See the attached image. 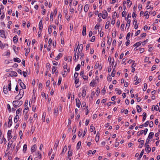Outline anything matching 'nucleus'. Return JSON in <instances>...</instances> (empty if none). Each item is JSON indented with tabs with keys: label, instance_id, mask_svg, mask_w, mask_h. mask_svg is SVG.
Returning a JSON list of instances; mask_svg holds the SVG:
<instances>
[{
	"label": "nucleus",
	"instance_id": "obj_40",
	"mask_svg": "<svg viewBox=\"0 0 160 160\" xmlns=\"http://www.w3.org/2000/svg\"><path fill=\"white\" fill-rule=\"evenodd\" d=\"M27 149V145L26 144H24L23 147V151L24 152H25Z\"/></svg>",
	"mask_w": 160,
	"mask_h": 160
},
{
	"label": "nucleus",
	"instance_id": "obj_9",
	"mask_svg": "<svg viewBox=\"0 0 160 160\" xmlns=\"http://www.w3.org/2000/svg\"><path fill=\"white\" fill-rule=\"evenodd\" d=\"M89 4H86L84 8V11L86 12H87L88 11L89 8Z\"/></svg>",
	"mask_w": 160,
	"mask_h": 160
},
{
	"label": "nucleus",
	"instance_id": "obj_30",
	"mask_svg": "<svg viewBox=\"0 0 160 160\" xmlns=\"http://www.w3.org/2000/svg\"><path fill=\"white\" fill-rule=\"evenodd\" d=\"M116 73V71L115 68H114L113 69L111 73V75L112 77H114L115 76Z\"/></svg>",
	"mask_w": 160,
	"mask_h": 160
},
{
	"label": "nucleus",
	"instance_id": "obj_46",
	"mask_svg": "<svg viewBox=\"0 0 160 160\" xmlns=\"http://www.w3.org/2000/svg\"><path fill=\"white\" fill-rule=\"evenodd\" d=\"M59 141H57V143H55L54 145L55 149L57 150V148L58 145Z\"/></svg>",
	"mask_w": 160,
	"mask_h": 160
},
{
	"label": "nucleus",
	"instance_id": "obj_28",
	"mask_svg": "<svg viewBox=\"0 0 160 160\" xmlns=\"http://www.w3.org/2000/svg\"><path fill=\"white\" fill-rule=\"evenodd\" d=\"M142 42H137L136 43L134 44L133 45L134 47L137 46V47H138L141 44Z\"/></svg>",
	"mask_w": 160,
	"mask_h": 160
},
{
	"label": "nucleus",
	"instance_id": "obj_29",
	"mask_svg": "<svg viewBox=\"0 0 160 160\" xmlns=\"http://www.w3.org/2000/svg\"><path fill=\"white\" fill-rule=\"evenodd\" d=\"M86 91L85 89H83L82 91V96L83 97H85L86 95Z\"/></svg>",
	"mask_w": 160,
	"mask_h": 160
},
{
	"label": "nucleus",
	"instance_id": "obj_11",
	"mask_svg": "<svg viewBox=\"0 0 160 160\" xmlns=\"http://www.w3.org/2000/svg\"><path fill=\"white\" fill-rule=\"evenodd\" d=\"M152 111H153L155 110L156 111H158L159 110V107L157 105L156 106H154L153 105L152 108Z\"/></svg>",
	"mask_w": 160,
	"mask_h": 160
},
{
	"label": "nucleus",
	"instance_id": "obj_7",
	"mask_svg": "<svg viewBox=\"0 0 160 160\" xmlns=\"http://www.w3.org/2000/svg\"><path fill=\"white\" fill-rule=\"evenodd\" d=\"M111 60V58L110 57H109L108 59V61H109L110 65H111L112 66H113V65L114 63V60L113 59L112 61Z\"/></svg>",
	"mask_w": 160,
	"mask_h": 160
},
{
	"label": "nucleus",
	"instance_id": "obj_34",
	"mask_svg": "<svg viewBox=\"0 0 160 160\" xmlns=\"http://www.w3.org/2000/svg\"><path fill=\"white\" fill-rule=\"evenodd\" d=\"M144 132V131L143 130H141V132H138L137 133V135L138 136H139L140 135H142L143 133Z\"/></svg>",
	"mask_w": 160,
	"mask_h": 160
},
{
	"label": "nucleus",
	"instance_id": "obj_18",
	"mask_svg": "<svg viewBox=\"0 0 160 160\" xmlns=\"http://www.w3.org/2000/svg\"><path fill=\"white\" fill-rule=\"evenodd\" d=\"M131 20L130 19H128L127 23L126 26V28H128V29L129 28L130 26Z\"/></svg>",
	"mask_w": 160,
	"mask_h": 160
},
{
	"label": "nucleus",
	"instance_id": "obj_15",
	"mask_svg": "<svg viewBox=\"0 0 160 160\" xmlns=\"http://www.w3.org/2000/svg\"><path fill=\"white\" fill-rule=\"evenodd\" d=\"M3 91L5 94H7L8 93V91L7 87V86H4L3 88Z\"/></svg>",
	"mask_w": 160,
	"mask_h": 160
},
{
	"label": "nucleus",
	"instance_id": "obj_14",
	"mask_svg": "<svg viewBox=\"0 0 160 160\" xmlns=\"http://www.w3.org/2000/svg\"><path fill=\"white\" fill-rule=\"evenodd\" d=\"M146 146V148L145 149V150L147 151L148 153L150 152L151 151V148L149 147V146L148 145H145Z\"/></svg>",
	"mask_w": 160,
	"mask_h": 160
},
{
	"label": "nucleus",
	"instance_id": "obj_8",
	"mask_svg": "<svg viewBox=\"0 0 160 160\" xmlns=\"http://www.w3.org/2000/svg\"><path fill=\"white\" fill-rule=\"evenodd\" d=\"M0 36L3 38H6V37L4 34V32L3 30H0Z\"/></svg>",
	"mask_w": 160,
	"mask_h": 160
},
{
	"label": "nucleus",
	"instance_id": "obj_37",
	"mask_svg": "<svg viewBox=\"0 0 160 160\" xmlns=\"http://www.w3.org/2000/svg\"><path fill=\"white\" fill-rule=\"evenodd\" d=\"M28 107L24 109L23 111V114H24V113L26 114L28 112Z\"/></svg>",
	"mask_w": 160,
	"mask_h": 160
},
{
	"label": "nucleus",
	"instance_id": "obj_16",
	"mask_svg": "<svg viewBox=\"0 0 160 160\" xmlns=\"http://www.w3.org/2000/svg\"><path fill=\"white\" fill-rule=\"evenodd\" d=\"M42 20H41L39 22V28L40 30H42V29L43 28V25H42Z\"/></svg>",
	"mask_w": 160,
	"mask_h": 160
},
{
	"label": "nucleus",
	"instance_id": "obj_61",
	"mask_svg": "<svg viewBox=\"0 0 160 160\" xmlns=\"http://www.w3.org/2000/svg\"><path fill=\"white\" fill-rule=\"evenodd\" d=\"M125 25L124 23H122L121 26V29L122 30H123L124 28Z\"/></svg>",
	"mask_w": 160,
	"mask_h": 160
},
{
	"label": "nucleus",
	"instance_id": "obj_55",
	"mask_svg": "<svg viewBox=\"0 0 160 160\" xmlns=\"http://www.w3.org/2000/svg\"><path fill=\"white\" fill-rule=\"evenodd\" d=\"M7 108L8 109L9 111V112H11V107L9 104H8L7 105Z\"/></svg>",
	"mask_w": 160,
	"mask_h": 160
},
{
	"label": "nucleus",
	"instance_id": "obj_63",
	"mask_svg": "<svg viewBox=\"0 0 160 160\" xmlns=\"http://www.w3.org/2000/svg\"><path fill=\"white\" fill-rule=\"evenodd\" d=\"M50 80H48L46 82V85L47 87H48L49 86L50 84Z\"/></svg>",
	"mask_w": 160,
	"mask_h": 160
},
{
	"label": "nucleus",
	"instance_id": "obj_4",
	"mask_svg": "<svg viewBox=\"0 0 160 160\" xmlns=\"http://www.w3.org/2000/svg\"><path fill=\"white\" fill-rule=\"evenodd\" d=\"M78 53H80L81 52L83 49V46L82 44H80L79 45L78 44Z\"/></svg>",
	"mask_w": 160,
	"mask_h": 160
},
{
	"label": "nucleus",
	"instance_id": "obj_51",
	"mask_svg": "<svg viewBox=\"0 0 160 160\" xmlns=\"http://www.w3.org/2000/svg\"><path fill=\"white\" fill-rule=\"evenodd\" d=\"M82 77L83 78L84 80H87L88 78V76H85L84 75L82 76Z\"/></svg>",
	"mask_w": 160,
	"mask_h": 160
},
{
	"label": "nucleus",
	"instance_id": "obj_42",
	"mask_svg": "<svg viewBox=\"0 0 160 160\" xmlns=\"http://www.w3.org/2000/svg\"><path fill=\"white\" fill-rule=\"evenodd\" d=\"M3 142H4L5 143H6V140L5 138H3L1 140V143H2Z\"/></svg>",
	"mask_w": 160,
	"mask_h": 160
},
{
	"label": "nucleus",
	"instance_id": "obj_53",
	"mask_svg": "<svg viewBox=\"0 0 160 160\" xmlns=\"http://www.w3.org/2000/svg\"><path fill=\"white\" fill-rule=\"evenodd\" d=\"M146 36V33H143L140 35V37L141 38H142L145 37Z\"/></svg>",
	"mask_w": 160,
	"mask_h": 160
},
{
	"label": "nucleus",
	"instance_id": "obj_41",
	"mask_svg": "<svg viewBox=\"0 0 160 160\" xmlns=\"http://www.w3.org/2000/svg\"><path fill=\"white\" fill-rule=\"evenodd\" d=\"M62 81V78L61 77H59L58 79V85H59L61 83Z\"/></svg>",
	"mask_w": 160,
	"mask_h": 160
},
{
	"label": "nucleus",
	"instance_id": "obj_52",
	"mask_svg": "<svg viewBox=\"0 0 160 160\" xmlns=\"http://www.w3.org/2000/svg\"><path fill=\"white\" fill-rule=\"evenodd\" d=\"M107 38H108V44H111V43L112 39H110L108 37H107Z\"/></svg>",
	"mask_w": 160,
	"mask_h": 160
},
{
	"label": "nucleus",
	"instance_id": "obj_21",
	"mask_svg": "<svg viewBox=\"0 0 160 160\" xmlns=\"http://www.w3.org/2000/svg\"><path fill=\"white\" fill-rule=\"evenodd\" d=\"M154 135V133L153 132H150L148 136V138L149 139H151L152 138Z\"/></svg>",
	"mask_w": 160,
	"mask_h": 160
},
{
	"label": "nucleus",
	"instance_id": "obj_38",
	"mask_svg": "<svg viewBox=\"0 0 160 160\" xmlns=\"http://www.w3.org/2000/svg\"><path fill=\"white\" fill-rule=\"evenodd\" d=\"M116 91H118L117 93L118 94H120L122 93V91L121 90L119 89L118 88H116L115 89Z\"/></svg>",
	"mask_w": 160,
	"mask_h": 160
},
{
	"label": "nucleus",
	"instance_id": "obj_33",
	"mask_svg": "<svg viewBox=\"0 0 160 160\" xmlns=\"http://www.w3.org/2000/svg\"><path fill=\"white\" fill-rule=\"evenodd\" d=\"M18 116L17 115L14 118V121L15 122H17L18 121Z\"/></svg>",
	"mask_w": 160,
	"mask_h": 160
},
{
	"label": "nucleus",
	"instance_id": "obj_36",
	"mask_svg": "<svg viewBox=\"0 0 160 160\" xmlns=\"http://www.w3.org/2000/svg\"><path fill=\"white\" fill-rule=\"evenodd\" d=\"M5 46V44H2V42L0 43V47L2 49H3L4 47Z\"/></svg>",
	"mask_w": 160,
	"mask_h": 160
},
{
	"label": "nucleus",
	"instance_id": "obj_49",
	"mask_svg": "<svg viewBox=\"0 0 160 160\" xmlns=\"http://www.w3.org/2000/svg\"><path fill=\"white\" fill-rule=\"evenodd\" d=\"M78 48L77 47L76 48H74V51L75 52V54H74V57L75 58V59H76V53H77V49H78Z\"/></svg>",
	"mask_w": 160,
	"mask_h": 160
},
{
	"label": "nucleus",
	"instance_id": "obj_26",
	"mask_svg": "<svg viewBox=\"0 0 160 160\" xmlns=\"http://www.w3.org/2000/svg\"><path fill=\"white\" fill-rule=\"evenodd\" d=\"M81 145V141H79L78 142L77 144V150L79 149L80 148V146Z\"/></svg>",
	"mask_w": 160,
	"mask_h": 160
},
{
	"label": "nucleus",
	"instance_id": "obj_54",
	"mask_svg": "<svg viewBox=\"0 0 160 160\" xmlns=\"http://www.w3.org/2000/svg\"><path fill=\"white\" fill-rule=\"evenodd\" d=\"M112 78L110 75L108 76V81H109V82H110L112 80Z\"/></svg>",
	"mask_w": 160,
	"mask_h": 160
},
{
	"label": "nucleus",
	"instance_id": "obj_44",
	"mask_svg": "<svg viewBox=\"0 0 160 160\" xmlns=\"http://www.w3.org/2000/svg\"><path fill=\"white\" fill-rule=\"evenodd\" d=\"M144 153V149H143L142 151H141V152L140 153V155H139V159H140L142 157V156L143 155Z\"/></svg>",
	"mask_w": 160,
	"mask_h": 160
},
{
	"label": "nucleus",
	"instance_id": "obj_48",
	"mask_svg": "<svg viewBox=\"0 0 160 160\" xmlns=\"http://www.w3.org/2000/svg\"><path fill=\"white\" fill-rule=\"evenodd\" d=\"M130 33L129 32L128 33L127 37H126V39H127V40H129V38H130Z\"/></svg>",
	"mask_w": 160,
	"mask_h": 160
},
{
	"label": "nucleus",
	"instance_id": "obj_50",
	"mask_svg": "<svg viewBox=\"0 0 160 160\" xmlns=\"http://www.w3.org/2000/svg\"><path fill=\"white\" fill-rule=\"evenodd\" d=\"M144 87L143 89V91H145L146 90L147 88V84L146 83H144Z\"/></svg>",
	"mask_w": 160,
	"mask_h": 160
},
{
	"label": "nucleus",
	"instance_id": "obj_62",
	"mask_svg": "<svg viewBox=\"0 0 160 160\" xmlns=\"http://www.w3.org/2000/svg\"><path fill=\"white\" fill-rule=\"evenodd\" d=\"M72 151H69L68 152V156H71L72 155Z\"/></svg>",
	"mask_w": 160,
	"mask_h": 160
},
{
	"label": "nucleus",
	"instance_id": "obj_57",
	"mask_svg": "<svg viewBox=\"0 0 160 160\" xmlns=\"http://www.w3.org/2000/svg\"><path fill=\"white\" fill-rule=\"evenodd\" d=\"M52 28L51 27L50 28V26H49L48 29V32L49 34H50L52 32Z\"/></svg>",
	"mask_w": 160,
	"mask_h": 160
},
{
	"label": "nucleus",
	"instance_id": "obj_25",
	"mask_svg": "<svg viewBox=\"0 0 160 160\" xmlns=\"http://www.w3.org/2000/svg\"><path fill=\"white\" fill-rule=\"evenodd\" d=\"M146 112H143L142 114L143 118L142 121L144 122L146 119Z\"/></svg>",
	"mask_w": 160,
	"mask_h": 160
},
{
	"label": "nucleus",
	"instance_id": "obj_27",
	"mask_svg": "<svg viewBox=\"0 0 160 160\" xmlns=\"http://www.w3.org/2000/svg\"><path fill=\"white\" fill-rule=\"evenodd\" d=\"M13 60L15 62H21L20 59L18 58H14L13 59Z\"/></svg>",
	"mask_w": 160,
	"mask_h": 160
},
{
	"label": "nucleus",
	"instance_id": "obj_39",
	"mask_svg": "<svg viewBox=\"0 0 160 160\" xmlns=\"http://www.w3.org/2000/svg\"><path fill=\"white\" fill-rule=\"evenodd\" d=\"M67 147L65 146L64 147V148H63V150H62V152H61V154H62V153H65L66 151L67 150Z\"/></svg>",
	"mask_w": 160,
	"mask_h": 160
},
{
	"label": "nucleus",
	"instance_id": "obj_12",
	"mask_svg": "<svg viewBox=\"0 0 160 160\" xmlns=\"http://www.w3.org/2000/svg\"><path fill=\"white\" fill-rule=\"evenodd\" d=\"M148 124H149V122L148 121H147L146 122H145L144 124L140 125L139 126V128H142L143 126H144L145 127H147L148 126Z\"/></svg>",
	"mask_w": 160,
	"mask_h": 160
},
{
	"label": "nucleus",
	"instance_id": "obj_31",
	"mask_svg": "<svg viewBox=\"0 0 160 160\" xmlns=\"http://www.w3.org/2000/svg\"><path fill=\"white\" fill-rule=\"evenodd\" d=\"M82 5L81 4H80L78 6V9L79 11H82Z\"/></svg>",
	"mask_w": 160,
	"mask_h": 160
},
{
	"label": "nucleus",
	"instance_id": "obj_60",
	"mask_svg": "<svg viewBox=\"0 0 160 160\" xmlns=\"http://www.w3.org/2000/svg\"><path fill=\"white\" fill-rule=\"evenodd\" d=\"M148 40L147 39L145 40L143 42H142L141 43H142V45L143 46L145 45L146 44V42H148Z\"/></svg>",
	"mask_w": 160,
	"mask_h": 160
},
{
	"label": "nucleus",
	"instance_id": "obj_64",
	"mask_svg": "<svg viewBox=\"0 0 160 160\" xmlns=\"http://www.w3.org/2000/svg\"><path fill=\"white\" fill-rule=\"evenodd\" d=\"M12 75L14 76H17V73L14 71H13L12 72Z\"/></svg>",
	"mask_w": 160,
	"mask_h": 160
},
{
	"label": "nucleus",
	"instance_id": "obj_3",
	"mask_svg": "<svg viewBox=\"0 0 160 160\" xmlns=\"http://www.w3.org/2000/svg\"><path fill=\"white\" fill-rule=\"evenodd\" d=\"M102 18L103 19H105L108 16V13L105 10H104L103 11H102Z\"/></svg>",
	"mask_w": 160,
	"mask_h": 160
},
{
	"label": "nucleus",
	"instance_id": "obj_10",
	"mask_svg": "<svg viewBox=\"0 0 160 160\" xmlns=\"http://www.w3.org/2000/svg\"><path fill=\"white\" fill-rule=\"evenodd\" d=\"M76 101L77 106L78 108H80L81 105V103L80 100L77 98L76 99Z\"/></svg>",
	"mask_w": 160,
	"mask_h": 160
},
{
	"label": "nucleus",
	"instance_id": "obj_45",
	"mask_svg": "<svg viewBox=\"0 0 160 160\" xmlns=\"http://www.w3.org/2000/svg\"><path fill=\"white\" fill-rule=\"evenodd\" d=\"M57 67H53L52 68V72L53 73H54L57 70Z\"/></svg>",
	"mask_w": 160,
	"mask_h": 160
},
{
	"label": "nucleus",
	"instance_id": "obj_32",
	"mask_svg": "<svg viewBox=\"0 0 160 160\" xmlns=\"http://www.w3.org/2000/svg\"><path fill=\"white\" fill-rule=\"evenodd\" d=\"M80 67L81 65L80 64H78L75 68V71H77L79 70L80 69Z\"/></svg>",
	"mask_w": 160,
	"mask_h": 160
},
{
	"label": "nucleus",
	"instance_id": "obj_59",
	"mask_svg": "<svg viewBox=\"0 0 160 160\" xmlns=\"http://www.w3.org/2000/svg\"><path fill=\"white\" fill-rule=\"evenodd\" d=\"M82 130H81V131H79L78 132V136L79 137H81L82 134Z\"/></svg>",
	"mask_w": 160,
	"mask_h": 160
},
{
	"label": "nucleus",
	"instance_id": "obj_58",
	"mask_svg": "<svg viewBox=\"0 0 160 160\" xmlns=\"http://www.w3.org/2000/svg\"><path fill=\"white\" fill-rule=\"evenodd\" d=\"M140 30H138L137 31V32L135 33V36H138L140 33Z\"/></svg>",
	"mask_w": 160,
	"mask_h": 160
},
{
	"label": "nucleus",
	"instance_id": "obj_56",
	"mask_svg": "<svg viewBox=\"0 0 160 160\" xmlns=\"http://www.w3.org/2000/svg\"><path fill=\"white\" fill-rule=\"evenodd\" d=\"M52 43V39L50 38H49L48 40V44L49 45L48 46V47H49V46H50Z\"/></svg>",
	"mask_w": 160,
	"mask_h": 160
},
{
	"label": "nucleus",
	"instance_id": "obj_5",
	"mask_svg": "<svg viewBox=\"0 0 160 160\" xmlns=\"http://www.w3.org/2000/svg\"><path fill=\"white\" fill-rule=\"evenodd\" d=\"M12 131L11 130H8V140H10L12 137V136L11 135Z\"/></svg>",
	"mask_w": 160,
	"mask_h": 160
},
{
	"label": "nucleus",
	"instance_id": "obj_47",
	"mask_svg": "<svg viewBox=\"0 0 160 160\" xmlns=\"http://www.w3.org/2000/svg\"><path fill=\"white\" fill-rule=\"evenodd\" d=\"M144 143V141L142 140L141 142L140 145L139 146V148H141L142 147Z\"/></svg>",
	"mask_w": 160,
	"mask_h": 160
},
{
	"label": "nucleus",
	"instance_id": "obj_22",
	"mask_svg": "<svg viewBox=\"0 0 160 160\" xmlns=\"http://www.w3.org/2000/svg\"><path fill=\"white\" fill-rule=\"evenodd\" d=\"M110 24V22L109 21H107L106 24V25L105 26V28L106 29H108L109 27V25Z\"/></svg>",
	"mask_w": 160,
	"mask_h": 160
},
{
	"label": "nucleus",
	"instance_id": "obj_13",
	"mask_svg": "<svg viewBox=\"0 0 160 160\" xmlns=\"http://www.w3.org/2000/svg\"><path fill=\"white\" fill-rule=\"evenodd\" d=\"M82 34L83 36H85L86 34V28L85 25L83 26Z\"/></svg>",
	"mask_w": 160,
	"mask_h": 160
},
{
	"label": "nucleus",
	"instance_id": "obj_35",
	"mask_svg": "<svg viewBox=\"0 0 160 160\" xmlns=\"http://www.w3.org/2000/svg\"><path fill=\"white\" fill-rule=\"evenodd\" d=\"M63 68L64 69H67V65L66 62H64L62 64Z\"/></svg>",
	"mask_w": 160,
	"mask_h": 160
},
{
	"label": "nucleus",
	"instance_id": "obj_1",
	"mask_svg": "<svg viewBox=\"0 0 160 160\" xmlns=\"http://www.w3.org/2000/svg\"><path fill=\"white\" fill-rule=\"evenodd\" d=\"M22 97H20L17 100L14 101L13 102V105L15 108L17 107H19L22 105L23 103V102L22 101H19Z\"/></svg>",
	"mask_w": 160,
	"mask_h": 160
},
{
	"label": "nucleus",
	"instance_id": "obj_6",
	"mask_svg": "<svg viewBox=\"0 0 160 160\" xmlns=\"http://www.w3.org/2000/svg\"><path fill=\"white\" fill-rule=\"evenodd\" d=\"M12 124V118L9 117L8 118V127H10Z\"/></svg>",
	"mask_w": 160,
	"mask_h": 160
},
{
	"label": "nucleus",
	"instance_id": "obj_24",
	"mask_svg": "<svg viewBox=\"0 0 160 160\" xmlns=\"http://www.w3.org/2000/svg\"><path fill=\"white\" fill-rule=\"evenodd\" d=\"M136 108L138 112H139L141 111V108L139 105H137Z\"/></svg>",
	"mask_w": 160,
	"mask_h": 160
},
{
	"label": "nucleus",
	"instance_id": "obj_17",
	"mask_svg": "<svg viewBox=\"0 0 160 160\" xmlns=\"http://www.w3.org/2000/svg\"><path fill=\"white\" fill-rule=\"evenodd\" d=\"M37 146L36 144L34 145L31 148V151L32 152H34L36 149Z\"/></svg>",
	"mask_w": 160,
	"mask_h": 160
},
{
	"label": "nucleus",
	"instance_id": "obj_43",
	"mask_svg": "<svg viewBox=\"0 0 160 160\" xmlns=\"http://www.w3.org/2000/svg\"><path fill=\"white\" fill-rule=\"evenodd\" d=\"M22 110V109L21 108H19V109H18L17 111H16V114L17 115H18V114Z\"/></svg>",
	"mask_w": 160,
	"mask_h": 160
},
{
	"label": "nucleus",
	"instance_id": "obj_23",
	"mask_svg": "<svg viewBox=\"0 0 160 160\" xmlns=\"http://www.w3.org/2000/svg\"><path fill=\"white\" fill-rule=\"evenodd\" d=\"M58 108H56L54 109V113L56 115H57L58 114Z\"/></svg>",
	"mask_w": 160,
	"mask_h": 160
},
{
	"label": "nucleus",
	"instance_id": "obj_20",
	"mask_svg": "<svg viewBox=\"0 0 160 160\" xmlns=\"http://www.w3.org/2000/svg\"><path fill=\"white\" fill-rule=\"evenodd\" d=\"M13 42L15 43H16L18 41V37L17 35H15L13 38Z\"/></svg>",
	"mask_w": 160,
	"mask_h": 160
},
{
	"label": "nucleus",
	"instance_id": "obj_19",
	"mask_svg": "<svg viewBox=\"0 0 160 160\" xmlns=\"http://www.w3.org/2000/svg\"><path fill=\"white\" fill-rule=\"evenodd\" d=\"M62 53H59L58 55L55 58V59L56 60H58V59H59L60 58L62 57Z\"/></svg>",
	"mask_w": 160,
	"mask_h": 160
},
{
	"label": "nucleus",
	"instance_id": "obj_2",
	"mask_svg": "<svg viewBox=\"0 0 160 160\" xmlns=\"http://www.w3.org/2000/svg\"><path fill=\"white\" fill-rule=\"evenodd\" d=\"M18 82L20 86L22 89H26V86L22 82L21 80L19 79L18 80Z\"/></svg>",
	"mask_w": 160,
	"mask_h": 160
}]
</instances>
